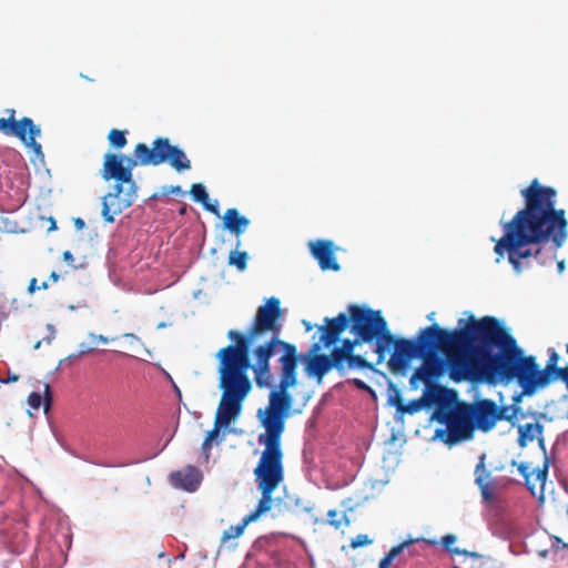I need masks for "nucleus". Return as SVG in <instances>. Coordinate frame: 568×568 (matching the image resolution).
<instances>
[{
    "label": "nucleus",
    "instance_id": "nucleus-1",
    "mask_svg": "<svg viewBox=\"0 0 568 568\" xmlns=\"http://www.w3.org/2000/svg\"><path fill=\"white\" fill-rule=\"evenodd\" d=\"M430 345L420 352L422 365L410 377V385L425 384V396L440 392L434 382L446 373L455 383L471 379L493 381L490 369L491 333L490 316L479 320L470 315L463 327L446 329L434 323Z\"/></svg>",
    "mask_w": 568,
    "mask_h": 568
},
{
    "label": "nucleus",
    "instance_id": "nucleus-2",
    "mask_svg": "<svg viewBox=\"0 0 568 568\" xmlns=\"http://www.w3.org/2000/svg\"><path fill=\"white\" fill-rule=\"evenodd\" d=\"M525 206L510 221L501 223L504 234L494 251L499 263L507 254L508 262L517 274L528 270L531 260H540L542 243L551 242L555 248L564 245L568 237V221L564 209H556L557 191L542 185L538 179L520 191Z\"/></svg>",
    "mask_w": 568,
    "mask_h": 568
},
{
    "label": "nucleus",
    "instance_id": "nucleus-3",
    "mask_svg": "<svg viewBox=\"0 0 568 568\" xmlns=\"http://www.w3.org/2000/svg\"><path fill=\"white\" fill-rule=\"evenodd\" d=\"M493 381H516L521 395L531 396L560 378L568 384V367H558L559 355L549 349L545 368L540 369L534 355H525L516 338L496 317L490 316Z\"/></svg>",
    "mask_w": 568,
    "mask_h": 568
},
{
    "label": "nucleus",
    "instance_id": "nucleus-4",
    "mask_svg": "<svg viewBox=\"0 0 568 568\" xmlns=\"http://www.w3.org/2000/svg\"><path fill=\"white\" fill-rule=\"evenodd\" d=\"M284 369V375L280 376L278 388L271 392L268 405L261 417L265 432L258 435L257 442L264 446V449L255 466V469L281 478H284L282 435L293 405V397L288 393V388L297 383V372L293 373V363L286 361Z\"/></svg>",
    "mask_w": 568,
    "mask_h": 568
},
{
    "label": "nucleus",
    "instance_id": "nucleus-5",
    "mask_svg": "<svg viewBox=\"0 0 568 568\" xmlns=\"http://www.w3.org/2000/svg\"><path fill=\"white\" fill-rule=\"evenodd\" d=\"M165 162L178 172L191 169V161L183 150L170 144L168 138H156L152 148L144 143H138L134 146L133 156L106 153L101 175L104 181L114 180V185L138 186L132 172L135 166H158Z\"/></svg>",
    "mask_w": 568,
    "mask_h": 568
},
{
    "label": "nucleus",
    "instance_id": "nucleus-6",
    "mask_svg": "<svg viewBox=\"0 0 568 568\" xmlns=\"http://www.w3.org/2000/svg\"><path fill=\"white\" fill-rule=\"evenodd\" d=\"M281 316L280 300L271 297L257 308L254 321L245 334L230 329L227 337L234 344L227 345L217 352L219 367L243 378H250L247 374L250 367V346L264 333H272V336H278L281 332L278 320Z\"/></svg>",
    "mask_w": 568,
    "mask_h": 568
},
{
    "label": "nucleus",
    "instance_id": "nucleus-7",
    "mask_svg": "<svg viewBox=\"0 0 568 568\" xmlns=\"http://www.w3.org/2000/svg\"><path fill=\"white\" fill-rule=\"evenodd\" d=\"M219 387L222 396L215 414L214 427L207 432L205 439L215 440L221 427L227 426L242 409V403L252 389L250 378H243L219 367Z\"/></svg>",
    "mask_w": 568,
    "mask_h": 568
},
{
    "label": "nucleus",
    "instance_id": "nucleus-8",
    "mask_svg": "<svg viewBox=\"0 0 568 568\" xmlns=\"http://www.w3.org/2000/svg\"><path fill=\"white\" fill-rule=\"evenodd\" d=\"M434 324L420 329L416 336V339H408L404 337H395L392 334V342L388 345H384L383 351L375 349L377 354V363H382L386 355L393 353L388 359V367L393 373L404 372L413 358L419 357L420 352H424L430 345V333L436 331Z\"/></svg>",
    "mask_w": 568,
    "mask_h": 568
},
{
    "label": "nucleus",
    "instance_id": "nucleus-9",
    "mask_svg": "<svg viewBox=\"0 0 568 568\" xmlns=\"http://www.w3.org/2000/svg\"><path fill=\"white\" fill-rule=\"evenodd\" d=\"M349 331L364 343L375 342V349L383 351L392 342V333L379 311L359 305H349Z\"/></svg>",
    "mask_w": 568,
    "mask_h": 568
},
{
    "label": "nucleus",
    "instance_id": "nucleus-10",
    "mask_svg": "<svg viewBox=\"0 0 568 568\" xmlns=\"http://www.w3.org/2000/svg\"><path fill=\"white\" fill-rule=\"evenodd\" d=\"M277 348L283 351V354L278 359L281 364L280 376L284 375L286 361L293 363V373L297 372L298 355L296 346L280 339L278 336H272L268 341L262 345H258L254 349L255 364H250L248 367V369H253L255 383L258 387H267L272 383L270 359Z\"/></svg>",
    "mask_w": 568,
    "mask_h": 568
},
{
    "label": "nucleus",
    "instance_id": "nucleus-11",
    "mask_svg": "<svg viewBox=\"0 0 568 568\" xmlns=\"http://www.w3.org/2000/svg\"><path fill=\"white\" fill-rule=\"evenodd\" d=\"M257 489L261 493V498L257 503L256 508L246 515L242 521L235 526H230L225 529L221 537V544L224 545L230 539L239 538L243 535L245 528L252 521H255L262 514L271 510L273 504V493L284 480V478L275 475L261 471L258 469L253 470Z\"/></svg>",
    "mask_w": 568,
    "mask_h": 568
},
{
    "label": "nucleus",
    "instance_id": "nucleus-12",
    "mask_svg": "<svg viewBox=\"0 0 568 568\" xmlns=\"http://www.w3.org/2000/svg\"><path fill=\"white\" fill-rule=\"evenodd\" d=\"M0 131L4 135L18 138L23 144L31 148L34 154L43 155L42 146L37 142V138L41 135V130L31 118L24 116L21 120L12 119V116L1 118Z\"/></svg>",
    "mask_w": 568,
    "mask_h": 568
},
{
    "label": "nucleus",
    "instance_id": "nucleus-13",
    "mask_svg": "<svg viewBox=\"0 0 568 568\" xmlns=\"http://www.w3.org/2000/svg\"><path fill=\"white\" fill-rule=\"evenodd\" d=\"M471 416L467 404L458 406L447 415V444H457L473 437L476 426Z\"/></svg>",
    "mask_w": 568,
    "mask_h": 568
},
{
    "label": "nucleus",
    "instance_id": "nucleus-14",
    "mask_svg": "<svg viewBox=\"0 0 568 568\" xmlns=\"http://www.w3.org/2000/svg\"><path fill=\"white\" fill-rule=\"evenodd\" d=\"M138 186L114 185L112 191L102 197L101 215L106 223H113L115 215L129 209L135 201Z\"/></svg>",
    "mask_w": 568,
    "mask_h": 568
},
{
    "label": "nucleus",
    "instance_id": "nucleus-15",
    "mask_svg": "<svg viewBox=\"0 0 568 568\" xmlns=\"http://www.w3.org/2000/svg\"><path fill=\"white\" fill-rule=\"evenodd\" d=\"M550 460L548 455L544 456L542 467L530 469L527 463L511 462V466H516L519 474L525 479V486L530 494L536 497L540 503L545 500V485L548 477Z\"/></svg>",
    "mask_w": 568,
    "mask_h": 568
},
{
    "label": "nucleus",
    "instance_id": "nucleus-16",
    "mask_svg": "<svg viewBox=\"0 0 568 568\" xmlns=\"http://www.w3.org/2000/svg\"><path fill=\"white\" fill-rule=\"evenodd\" d=\"M358 336L353 339L345 338L339 347H334L332 354L346 373L353 369L373 368V365L363 356L354 354L355 347L363 344Z\"/></svg>",
    "mask_w": 568,
    "mask_h": 568
},
{
    "label": "nucleus",
    "instance_id": "nucleus-17",
    "mask_svg": "<svg viewBox=\"0 0 568 568\" xmlns=\"http://www.w3.org/2000/svg\"><path fill=\"white\" fill-rule=\"evenodd\" d=\"M349 327V313H339L337 316L331 318H324V325L318 326L321 332L320 341L312 345V353H317L321 349V345L331 347L335 345L346 328Z\"/></svg>",
    "mask_w": 568,
    "mask_h": 568
},
{
    "label": "nucleus",
    "instance_id": "nucleus-18",
    "mask_svg": "<svg viewBox=\"0 0 568 568\" xmlns=\"http://www.w3.org/2000/svg\"><path fill=\"white\" fill-rule=\"evenodd\" d=\"M468 409L473 415L476 428L488 432L493 429L500 415L497 414V404L491 399H479L473 405H468Z\"/></svg>",
    "mask_w": 568,
    "mask_h": 568
},
{
    "label": "nucleus",
    "instance_id": "nucleus-19",
    "mask_svg": "<svg viewBox=\"0 0 568 568\" xmlns=\"http://www.w3.org/2000/svg\"><path fill=\"white\" fill-rule=\"evenodd\" d=\"M335 245L329 240H317L310 243V251L323 271H339L341 266L335 256Z\"/></svg>",
    "mask_w": 568,
    "mask_h": 568
},
{
    "label": "nucleus",
    "instance_id": "nucleus-20",
    "mask_svg": "<svg viewBox=\"0 0 568 568\" xmlns=\"http://www.w3.org/2000/svg\"><path fill=\"white\" fill-rule=\"evenodd\" d=\"M475 484L480 490L484 503L493 504L496 500L495 488L497 483L491 473L485 467L484 455L479 457V462L475 467Z\"/></svg>",
    "mask_w": 568,
    "mask_h": 568
},
{
    "label": "nucleus",
    "instance_id": "nucleus-21",
    "mask_svg": "<svg viewBox=\"0 0 568 568\" xmlns=\"http://www.w3.org/2000/svg\"><path fill=\"white\" fill-rule=\"evenodd\" d=\"M336 369L341 375L345 372L335 359L334 355L315 354L306 364V372L310 376H315L318 383L322 382L323 377L332 369Z\"/></svg>",
    "mask_w": 568,
    "mask_h": 568
},
{
    "label": "nucleus",
    "instance_id": "nucleus-22",
    "mask_svg": "<svg viewBox=\"0 0 568 568\" xmlns=\"http://www.w3.org/2000/svg\"><path fill=\"white\" fill-rule=\"evenodd\" d=\"M170 480L174 487L183 488L187 491H195L201 484L202 475L194 466H187L182 470L172 473Z\"/></svg>",
    "mask_w": 568,
    "mask_h": 568
},
{
    "label": "nucleus",
    "instance_id": "nucleus-23",
    "mask_svg": "<svg viewBox=\"0 0 568 568\" xmlns=\"http://www.w3.org/2000/svg\"><path fill=\"white\" fill-rule=\"evenodd\" d=\"M457 538L455 535L448 534L442 538L443 547L453 555H462L471 560L470 568H481L485 564L490 561L489 557H485L474 551H467L465 549L453 547Z\"/></svg>",
    "mask_w": 568,
    "mask_h": 568
},
{
    "label": "nucleus",
    "instance_id": "nucleus-24",
    "mask_svg": "<svg viewBox=\"0 0 568 568\" xmlns=\"http://www.w3.org/2000/svg\"><path fill=\"white\" fill-rule=\"evenodd\" d=\"M544 426L540 423H527L525 425H520L518 427V444L520 447H525L529 442L534 439H538V444L544 452V455H547L544 437H542Z\"/></svg>",
    "mask_w": 568,
    "mask_h": 568
},
{
    "label": "nucleus",
    "instance_id": "nucleus-25",
    "mask_svg": "<svg viewBox=\"0 0 568 568\" xmlns=\"http://www.w3.org/2000/svg\"><path fill=\"white\" fill-rule=\"evenodd\" d=\"M250 223V220L241 215L237 209H227L223 215L224 227L234 234L237 240H240V236L245 232Z\"/></svg>",
    "mask_w": 568,
    "mask_h": 568
},
{
    "label": "nucleus",
    "instance_id": "nucleus-26",
    "mask_svg": "<svg viewBox=\"0 0 568 568\" xmlns=\"http://www.w3.org/2000/svg\"><path fill=\"white\" fill-rule=\"evenodd\" d=\"M425 398H427L428 403H435L437 398L434 396V392H430L428 395H424L419 399L410 400L408 404L405 403H398L397 405V412L400 414H415L419 412L426 404Z\"/></svg>",
    "mask_w": 568,
    "mask_h": 568
},
{
    "label": "nucleus",
    "instance_id": "nucleus-27",
    "mask_svg": "<svg viewBox=\"0 0 568 568\" xmlns=\"http://www.w3.org/2000/svg\"><path fill=\"white\" fill-rule=\"evenodd\" d=\"M28 404L33 409H39L40 406L43 404L44 412L47 413L50 409V406H51V393H50L49 384L44 385V399L42 398L40 393L32 392L28 396Z\"/></svg>",
    "mask_w": 568,
    "mask_h": 568
},
{
    "label": "nucleus",
    "instance_id": "nucleus-28",
    "mask_svg": "<svg viewBox=\"0 0 568 568\" xmlns=\"http://www.w3.org/2000/svg\"><path fill=\"white\" fill-rule=\"evenodd\" d=\"M419 541V539H408L399 545L393 547L385 557H383L379 561V568H389L393 560L403 552L407 547H409L412 544Z\"/></svg>",
    "mask_w": 568,
    "mask_h": 568
},
{
    "label": "nucleus",
    "instance_id": "nucleus-29",
    "mask_svg": "<svg viewBox=\"0 0 568 568\" xmlns=\"http://www.w3.org/2000/svg\"><path fill=\"white\" fill-rule=\"evenodd\" d=\"M241 246V240L236 242V248ZM248 255L244 251H231L229 254V265L235 266L239 271L243 272L247 267Z\"/></svg>",
    "mask_w": 568,
    "mask_h": 568
},
{
    "label": "nucleus",
    "instance_id": "nucleus-30",
    "mask_svg": "<svg viewBox=\"0 0 568 568\" xmlns=\"http://www.w3.org/2000/svg\"><path fill=\"white\" fill-rule=\"evenodd\" d=\"M108 140L111 145L115 149H122L126 145L128 140L125 138V132L120 131L118 129H112L108 134Z\"/></svg>",
    "mask_w": 568,
    "mask_h": 568
},
{
    "label": "nucleus",
    "instance_id": "nucleus-31",
    "mask_svg": "<svg viewBox=\"0 0 568 568\" xmlns=\"http://www.w3.org/2000/svg\"><path fill=\"white\" fill-rule=\"evenodd\" d=\"M190 193L195 202H200L202 205L209 200V194L205 190V187L200 184L195 183L191 186Z\"/></svg>",
    "mask_w": 568,
    "mask_h": 568
},
{
    "label": "nucleus",
    "instance_id": "nucleus-32",
    "mask_svg": "<svg viewBox=\"0 0 568 568\" xmlns=\"http://www.w3.org/2000/svg\"><path fill=\"white\" fill-rule=\"evenodd\" d=\"M519 407L517 406H498L497 414L500 415V420H510L517 416Z\"/></svg>",
    "mask_w": 568,
    "mask_h": 568
},
{
    "label": "nucleus",
    "instance_id": "nucleus-33",
    "mask_svg": "<svg viewBox=\"0 0 568 568\" xmlns=\"http://www.w3.org/2000/svg\"><path fill=\"white\" fill-rule=\"evenodd\" d=\"M339 513L336 509L328 510L327 517L331 526L338 529L342 526V520H345L347 525L349 524V520L345 514H342L341 519H337Z\"/></svg>",
    "mask_w": 568,
    "mask_h": 568
},
{
    "label": "nucleus",
    "instance_id": "nucleus-34",
    "mask_svg": "<svg viewBox=\"0 0 568 568\" xmlns=\"http://www.w3.org/2000/svg\"><path fill=\"white\" fill-rule=\"evenodd\" d=\"M550 540H551L550 546H551L552 551L558 552L562 549L568 550V542H565L561 538H559L557 536H551Z\"/></svg>",
    "mask_w": 568,
    "mask_h": 568
},
{
    "label": "nucleus",
    "instance_id": "nucleus-35",
    "mask_svg": "<svg viewBox=\"0 0 568 568\" xmlns=\"http://www.w3.org/2000/svg\"><path fill=\"white\" fill-rule=\"evenodd\" d=\"M372 540L368 538L367 535H357L355 538L352 539L351 541V547L356 549L358 547H363V546H366L368 544H371Z\"/></svg>",
    "mask_w": 568,
    "mask_h": 568
},
{
    "label": "nucleus",
    "instance_id": "nucleus-36",
    "mask_svg": "<svg viewBox=\"0 0 568 568\" xmlns=\"http://www.w3.org/2000/svg\"><path fill=\"white\" fill-rule=\"evenodd\" d=\"M49 287L47 282H42L41 285L38 284V281L36 277L31 278L28 285V293L33 294L38 290H47Z\"/></svg>",
    "mask_w": 568,
    "mask_h": 568
},
{
    "label": "nucleus",
    "instance_id": "nucleus-37",
    "mask_svg": "<svg viewBox=\"0 0 568 568\" xmlns=\"http://www.w3.org/2000/svg\"><path fill=\"white\" fill-rule=\"evenodd\" d=\"M169 194H183V190L180 185H166L162 187V195Z\"/></svg>",
    "mask_w": 568,
    "mask_h": 568
},
{
    "label": "nucleus",
    "instance_id": "nucleus-38",
    "mask_svg": "<svg viewBox=\"0 0 568 568\" xmlns=\"http://www.w3.org/2000/svg\"><path fill=\"white\" fill-rule=\"evenodd\" d=\"M93 352V347L89 344L81 343L79 345V352L73 354V356H84Z\"/></svg>",
    "mask_w": 568,
    "mask_h": 568
},
{
    "label": "nucleus",
    "instance_id": "nucleus-39",
    "mask_svg": "<svg viewBox=\"0 0 568 568\" xmlns=\"http://www.w3.org/2000/svg\"><path fill=\"white\" fill-rule=\"evenodd\" d=\"M204 209L213 214H215L216 216L220 215V210H219V204L217 202H215L214 204L210 203V201L207 200L204 204H203Z\"/></svg>",
    "mask_w": 568,
    "mask_h": 568
},
{
    "label": "nucleus",
    "instance_id": "nucleus-40",
    "mask_svg": "<svg viewBox=\"0 0 568 568\" xmlns=\"http://www.w3.org/2000/svg\"><path fill=\"white\" fill-rule=\"evenodd\" d=\"M123 338L128 339L130 342V345L131 346H134V345H140L142 344L140 337H138L135 334L133 333H125L123 334Z\"/></svg>",
    "mask_w": 568,
    "mask_h": 568
},
{
    "label": "nucleus",
    "instance_id": "nucleus-41",
    "mask_svg": "<svg viewBox=\"0 0 568 568\" xmlns=\"http://www.w3.org/2000/svg\"><path fill=\"white\" fill-rule=\"evenodd\" d=\"M89 337H90L92 344H98L99 342L106 344L109 342V338L104 335H97L94 333H90Z\"/></svg>",
    "mask_w": 568,
    "mask_h": 568
},
{
    "label": "nucleus",
    "instance_id": "nucleus-42",
    "mask_svg": "<svg viewBox=\"0 0 568 568\" xmlns=\"http://www.w3.org/2000/svg\"><path fill=\"white\" fill-rule=\"evenodd\" d=\"M352 383L358 389L372 392V388L364 381H362L359 378L352 379Z\"/></svg>",
    "mask_w": 568,
    "mask_h": 568
},
{
    "label": "nucleus",
    "instance_id": "nucleus-43",
    "mask_svg": "<svg viewBox=\"0 0 568 568\" xmlns=\"http://www.w3.org/2000/svg\"><path fill=\"white\" fill-rule=\"evenodd\" d=\"M62 256H63V260L68 263V265H70L73 268L78 267L74 264V256L72 255V253L70 251H64Z\"/></svg>",
    "mask_w": 568,
    "mask_h": 568
},
{
    "label": "nucleus",
    "instance_id": "nucleus-44",
    "mask_svg": "<svg viewBox=\"0 0 568 568\" xmlns=\"http://www.w3.org/2000/svg\"><path fill=\"white\" fill-rule=\"evenodd\" d=\"M88 307H89V304L87 303V301H81L77 305L71 304L68 306V308L70 311H77V310L88 308Z\"/></svg>",
    "mask_w": 568,
    "mask_h": 568
},
{
    "label": "nucleus",
    "instance_id": "nucleus-45",
    "mask_svg": "<svg viewBox=\"0 0 568 568\" xmlns=\"http://www.w3.org/2000/svg\"><path fill=\"white\" fill-rule=\"evenodd\" d=\"M211 447H212V442L204 438V442L202 444V452L206 458H209V452H210Z\"/></svg>",
    "mask_w": 568,
    "mask_h": 568
},
{
    "label": "nucleus",
    "instance_id": "nucleus-46",
    "mask_svg": "<svg viewBox=\"0 0 568 568\" xmlns=\"http://www.w3.org/2000/svg\"><path fill=\"white\" fill-rule=\"evenodd\" d=\"M398 403H404L402 396L399 394H396L393 398H392V404L397 408V405Z\"/></svg>",
    "mask_w": 568,
    "mask_h": 568
},
{
    "label": "nucleus",
    "instance_id": "nucleus-47",
    "mask_svg": "<svg viewBox=\"0 0 568 568\" xmlns=\"http://www.w3.org/2000/svg\"><path fill=\"white\" fill-rule=\"evenodd\" d=\"M74 224H75L77 229H79V230L83 229L85 225L84 221L80 217L75 219Z\"/></svg>",
    "mask_w": 568,
    "mask_h": 568
},
{
    "label": "nucleus",
    "instance_id": "nucleus-48",
    "mask_svg": "<svg viewBox=\"0 0 568 568\" xmlns=\"http://www.w3.org/2000/svg\"><path fill=\"white\" fill-rule=\"evenodd\" d=\"M18 378H19V376L13 374V375L9 376V377H8V379H6V381H4V379H1V382H2V383L17 382V381H18Z\"/></svg>",
    "mask_w": 568,
    "mask_h": 568
},
{
    "label": "nucleus",
    "instance_id": "nucleus-49",
    "mask_svg": "<svg viewBox=\"0 0 568 568\" xmlns=\"http://www.w3.org/2000/svg\"><path fill=\"white\" fill-rule=\"evenodd\" d=\"M6 113L8 114L7 118H11L12 116V119H16V110L14 109H7Z\"/></svg>",
    "mask_w": 568,
    "mask_h": 568
},
{
    "label": "nucleus",
    "instance_id": "nucleus-50",
    "mask_svg": "<svg viewBox=\"0 0 568 568\" xmlns=\"http://www.w3.org/2000/svg\"><path fill=\"white\" fill-rule=\"evenodd\" d=\"M50 280H51L52 282H58V281H59V274H58L57 272H54V271H53V272L50 274Z\"/></svg>",
    "mask_w": 568,
    "mask_h": 568
},
{
    "label": "nucleus",
    "instance_id": "nucleus-51",
    "mask_svg": "<svg viewBox=\"0 0 568 568\" xmlns=\"http://www.w3.org/2000/svg\"><path fill=\"white\" fill-rule=\"evenodd\" d=\"M564 268H565V262L564 261L558 262V270L560 273L564 271Z\"/></svg>",
    "mask_w": 568,
    "mask_h": 568
},
{
    "label": "nucleus",
    "instance_id": "nucleus-52",
    "mask_svg": "<svg viewBox=\"0 0 568 568\" xmlns=\"http://www.w3.org/2000/svg\"><path fill=\"white\" fill-rule=\"evenodd\" d=\"M57 229V225H55V221L54 220H51V224H50V231L52 230H55Z\"/></svg>",
    "mask_w": 568,
    "mask_h": 568
},
{
    "label": "nucleus",
    "instance_id": "nucleus-53",
    "mask_svg": "<svg viewBox=\"0 0 568 568\" xmlns=\"http://www.w3.org/2000/svg\"><path fill=\"white\" fill-rule=\"evenodd\" d=\"M304 325L307 332L312 329V325L308 322L304 321Z\"/></svg>",
    "mask_w": 568,
    "mask_h": 568
},
{
    "label": "nucleus",
    "instance_id": "nucleus-54",
    "mask_svg": "<svg viewBox=\"0 0 568 568\" xmlns=\"http://www.w3.org/2000/svg\"><path fill=\"white\" fill-rule=\"evenodd\" d=\"M179 212H180V214H182V215H183V214H185V212H186V206H185V205H183V206L180 209V211H179Z\"/></svg>",
    "mask_w": 568,
    "mask_h": 568
},
{
    "label": "nucleus",
    "instance_id": "nucleus-55",
    "mask_svg": "<svg viewBox=\"0 0 568 568\" xmlns=\"http://www.w3.org/2000/svg\"><path fill=\"white\" fill-rule=\"evenodd\" d=\"M434 316H435V312H432V313H429V314L427 315V318H428L429 321H433V320H434Z\"/></svg>",
    "mask_w": 568,
    "mask_h": 568
},
{
    "label": "nucleus",
    "instance_id": "nucleus-56",
    "mask_svg": "<svg viewBox=\"0 0 568 568\" xmlns=\"http://www.w3.org/2000/svg\"><path fill=\"white\" fill-rule=\"evenodd\" d=\"M79 357H80V356H73V354H72V355H69V356H68V359H75V358H79Z\"/></svg>",
    "mask_w": 568,
    "mask_h": 568
},
{
    "label": "nucleus",
    "instance_id": "nucleus-57",
    "mask_svg": "<svg viewBox=\"0 0 568 568\" xmlns=\"http://www.w3.org/2000/svg\"><path fill=\"white\" fill-rule=\"evenodd\" d=\"M515 400L519 402L520 400V396L515 397Z\"/></svg>",
    "mask_w": 568,
    "mask_h": 568
},
{
    "label": "nucleus",
    "instance_id": "nucleus-58",
    "mask_svg": "<svg viewBox=\"0 0 568 568\" xmlns=\"http://www.w3.org/2000/svg\"><path fill=\"white\" fill-rule=\"evenodd\" d=\"M566 352H567V354H568V344H567V346H566Z\"/></svg>",
    "mask_w": 568,
    "mask_h": 568
}]
</instances>
